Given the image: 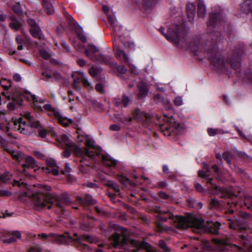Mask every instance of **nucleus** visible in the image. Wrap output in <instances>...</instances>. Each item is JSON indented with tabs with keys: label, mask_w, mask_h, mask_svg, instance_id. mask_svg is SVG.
<instances>
[{
	"label": "nucleus",
	"mask_w": 252,
	"mask_h": 252,
	"mask_svg": "<svg viewBox=\"0 0 252 252\" xmlns=\"http://www.w3.org/2000/svg\"><path fill=\"white\" fill-rule=\"evenodd\" d=\"M110 129L112 130L118 131L120 129V127L117 125H113L110 126Z\"/></svg>",
	"instance_id": "64"
},
{
	"label": "nucleus",
	"mask_w": 252,
	"mask_h": 252,
	"mask_svg": "<svg viewBox=\"0 0 252 252\" xmlns=\"http://www.w3.org/2000/svg\"><path fill=\"white\" fill-rule=\"evenodd\" d=\"M103 10L108 17V21L113 31V34L115 36V40L113 42V49L116 57L127 63L129 71L131 73L134 75L138 74L139 70L134 64L132 63V61L130 59H129L127 54L116 43L117 39L120 40L126 49H127L128 51L134 50L135 45L132 41L128 39V32H125L123 27L118 24L111 8L105 5L103 6Z\"/></svg>",
	"instance_id": "2"
},
{
	"label": "nucleus",
	"mask_w": 252,
	"mask_h": 252,
	"mask_svg": "<svg viewBox=\"0 0 252 252\" xmlns=\"http://www.w3.org/2000/svg\"><path fill=\"white\" fill-rule=\"evenodd\" d=\"M58 207L61 210L63 213L64 206L70 205V201L68 198H64L62 201H59L57 203Z\"/></svg>",
	"instance_id": "36"
},
{
	"label": "nucleus",
	"mask_w": 252,
	"mask_h": 252,
	"mask_svg": "<svg viewBox=\"0 0 252 252\" xmlns=\"http://www.w3.org/2000/svg\"><path fill=\"white\" fill-rule=\"evenodd\" d=\"M11 195V193L7 190L0 189V196H8Z\"/></svg>",
	"instance_id": "55"
},
{
	"label": "nucleus",
	"mask_w": 252,
	"mask_h": 252,
	"mask_svg": "<svg viewBox=\"0 0 252 252\" xmlns=\"http://www.w3.org/2000/svg\"><path fill=\"white\" fill-rule=\"evenodd\" d=\"M64 16L66 17V18L70 22V23L72 24H74L75 21L73 20L72 17L69 15L68 13H67L66 12H64Z\"/></svg>",
	"instance_id": "57"
},
{
	"label": "nucleus",
	"mask_w": 252,
	"mask_h": 252,
	"mask_svg": "<svg viewBox=\"0 0 252 252\" xmlns=\"http://www.w3.org/2000/svg\"><path fill=\"white\" fill-rule=\"evenodd\" d=\"M21 234L19 231H14L11 233V236L9 238H4L2 239L3 243L5 244H10L15 242L16 239L21 238Z\"/></svg>",
	"instance_id": "30"
},
{
	"label": "nucleus",
	"mask_w": 252,
	"mask_h": 252,
	"mask_svg": "<svg viewBox=\"0 0 252 252\" xmlns=\"http://www.w3.org/2000/svg\"><path fill=\"white\" fill-rule=\"evenodd\" d=\"M120 121L125 124H130L132 121V118L130 117L121 118Z\"/></svg>",
	"instance_id": "48"
},
{
	"label": "nucleus",
	"mask_w": 252,
	"mask_h": 252,
	"mask_svg": "<svg viewBox=\"0 0 252 252\" xmlns=\"http://www.w3.org/2000/svg\"><path fill=\"white\" fill-rule=\"evenodd\" d=\"M3 88L5 90V91L3 92L2 93V95L5 96L6 97H7L8 98V99H9V100L10 99L11 96L9 94V93L8 92V91H7L8 87L7 86H3Z\"/></svg>",
	"instance_id": "56"
},
{
	"label": "nucleus",
	"mask_w": 252,
	"mask_h": 252,
	"mask_svg": "<svg viewBox=\"0 0 252 252\" xmlns=\"http://www.w3.org/2000/svg\"><path fill=\"white\" fill-rule=\"evenodd\" d=\"M17 43L18 44V49L21 50L23 49V40L19 36H17L16 38Z\"/></svg>",
	"instance_id": "51"
},
{
	"label": "nucleus",
	"mask_w": 252,
	"mask_h": 252,
	"mask_svg": "<svg viewBox=\"0 0 252 252\" xmlns=\"http://www.w3.org/2000/svg\"><path fill=\"white\" fill-rule=\"evenodd\" d=\"M74 47L80 52L84 51L86 56L93 62L107 63L112 60L111 57L103 55L99 49L92 44L85 47L83 43H78L74 44Z\"/></svg>",
	"instance_id": "8"
},
{
	"label": "nucleus",
	"mask_w": 252,
	"mask_h": 252,
	"mask_svg": "<svg viewBox=\"0 0 252 252\" xmlns=\"http://www.w3.org/2000/svg\"><path fill=\"white\" fill-rule=\"evenodd\" d=\"M24 117L27 119L30 123L31 128V133L30 135H31L32 133V127H40V124L38 121H35L34 120L33 117L31 115V113L29 112H26L24 114Z\"/></svg>",
	"instance_id": "24"
},
{
	"label": "nucleus",
	"mask_w": 252,
	"mask_h": 252,
	"mask_svg": "<svg viewBox=\"0 0 252 252\" xmlns=\"http://www.w3.org/2000/svg\"><path fill=\"white\" fill-rule=\"evenodd\" d=\"M115 69L119 75H123L126 73L127 69L124 65L117 66L116 64H115Z\"/></svg>",
	"instance_id": "40"
},
{
	"label": "nucleus",
	"mask_w": 252,
	"mask_h": 252,
	"mask_svg": "<svg viewBox=\"0 0 252 252\" xmlns=\"http://www.w3.org/2000/svg\"><path fill=\"white\" fill-rule=\"evenodd\" d=\"M50 0H43V7L48 14H51L54 11V8L52 4L49 2Z\"/></svg>",
	"instance_id": "33"
},
{
	"label": "nucleus",
	"mask_w": 252,
	"mask_h": 252,
	"mask_svg": "<svg viewBox=\"0 0 252 252\" xmlns=\"http://www.w3.org/2000/svg\"><path fill=\"white\" fill-rule=\"evenodd\" d=\"M128 243H129L133 247L136 249H144L148 252H156L151 246L148 243L144 242H140L137 240L132 239L130 240Z\"/></svg>",
	"instance_id": "18"
},
{
	"label": "nucleus",
	"mask_w": 252,
	"mask_h": 252,
	"mask_svg": "<svg viewBox=\"0 0 252 252\" xmlns=\"http://www.w3.org/2000/svg\"><path fill=\"white\" fill-rule=\"evenodd\" d=\"M240 10L244 13L252 11V0H243L240 4Z\"/></svg>",
	"instance_id": "23"
},
{
	"label": "nucleus",
	"mask_w": 252,
	"mask_h": 252,
	"mask_svg": "<svg viewBox=\"0 0 252 252\" xmlns=\"http://www.w3.org/2000/svg\"><path fill=\"white\" fill-rule=\"evenodd\" d=\"M226 16L222 12L215 13L212 14L210 19L208 22L209 28L213 29L220 26L225 21Z\"/></svg>",
	"instance_id": "13"
},
{
	"label": "nucleus",
	"mask_w": 252,
	"mask_h": 252,
	"mask_svg": "<svg viewBox=\"0 0 252 252\" xmlns=\"http://www.w3.org/2000/svg\"><path fill=\"white\" fill-rule=\"evenodd\" d=\"M29 100L32 102V107L37 111H42L44 110L48 111V115L50 116H55V111H60L58 109L53 108L49 103H45V100L34 95L30 94Z\"/></svg>",
	"instance_id": "9"
},
{
	"label": "nucleus",
	"mask_w": 252,
	"mask_h": 252,
	"mask_svg": "<svg viewBox=\"0 0 252 252\" xmlns=\"http://www.w3.org/2000/svg\"><path fill=\"white\" fill-rule=\"evenodd\" d=\"M71 171V168L68 163H65L64 170L62 171L63 174H66V173H70Z\"/></svg>",
	"instance_id": "54"
},
{
	"label": "nucleus",
	"mask_w": 252,
	"mask_h": 252,
	"mask_svg": "<svg viewBox=\"0 0 252 252\" xmlns=\"http://www.w3.org/2000/svg\"><path fill=\"white\" fill-rule=\"evenodd\" d=\"M210 207L212 208H217L220 206V202L215 198H213L210 203Z\"/></svg>",
	"instance_id": "46"
},
{
	"label": "nucleus",
	"mask_w": 252,
	"mask_h": 252,
	"mask_svg": "<svg viewBox=\"0 0 252 252\" xmlns=\"http://www.w3.org/2000/svg\"><path fill=\"white\" fill-rule=\"evenodd\" d=\"M229 226L230 228L239 230L241 232L248 230L249 227L243 220H229Z\"/></svg>",
	"instance_id": "15"
},
{
	"label": "nucleus",
	"mask_w": 252,
	"mask_h": 252,
	"mask_svg": "<svg viewBox=\"0 0 252 252\" xmlns=\"http://www.w3.org/2000/svg\"><path fill=\"white\" fill-rule=\"evenodd\" d=\"M129 5L135 7H139L141 4V0H128Z\"/></svg>",
	"instance_id": "45"
},
{
	"label": "nucleus",
	"mask_w": 252,
	"mask_h": 252,
	"mask_svg": "<svg viewBox=\"0 0 252 252\" xmlns=\"http://www.w3.org/2000/svg\"><path fill=\"white\" fill-rule=\"evenodd\" d=\"M130 101V99L125 95L122 98H116L115 99L116 104L121 107H126Z\"/></svg>",
	"instance_id": "28"
},
{
	"label": "nucleus",
	"mask_w": 252,
	"mask_h": 252,
	"mask_svg": "<svg viewBox=\"0 0 252 252\" xmlns=\"http://www.w3.org/2000/svg\"><path fill=\"white\" fill-rule=\"evenodd\" d=\"M55 118L57 119L59 122L63 126H68L69 124H72L73 123L72 119L63 117L60 111H55Z\"/></svg>",
	"instance_id": "22"
},
{
	"label": "nucleus",
	"mask_w": 252,
	"mask_h": 252,
	"mask_svg": "<svg viewBox=\"0 0 252 252\" xmlns=\"http://www.w3.org/2000/svg\"><path fill=\"white\" fill-rule=\"evenodd\" d=\"M244 203L249 209L252 210V197L249 195H246L244 197Z\"/></svg>",
	"instance_id": "37"
},
{
	"label": "nucleus",
	"mask_w": 252,
	"mask_h": 252,
	"mask_svg": "<svg viewBox=\"0 0 252 252\" xmlns=\"http://www.w3.org/2000/svg\"><path fill=\"white\" fill-rule=\"evenodd\" d=\"M138 88L139 89L138 96L141 98L144 97L149 92L147 84L142 81L138 84Z\"/></svg>",
	"instance_id": "26"
},
{
	"label": "nucleus",
	"mask_w": 252,
	"mask_h": 252,
	"mask_svg": "<svg viewBox=\"0 0 252 252\" xmlns=\"http://www.w3.org/2000/svg\"><path fill=\"white\" fill-rule=\"evenodd\" d=\"M159 246L163 249L165 252H169L170 250L168 247H167L166 243L163 241H160L159 242Z\"/></svg>",
	"instance_id": "50"
},
{
	"label": "nucleus",
	"mask_w": 252,
	"mask_h": 252,
	"mask_svg": "<svg viewBox=\"0 0 252 252\" xmlns=\"http://www.w3.org/2000/svg\"><path fill=\"white\" fill-rule=\"evenodd\" d=\"M40 56L45 59H48L50 57V54L46 50H41L40 52Z\"/></svg>",
	"instance_id": "49"
},
{
	"label": "nucleus",
	"mask_w": 252,
	"mask_h": 252,
	"mask_svg": "<svg viewBox=\"0 0 252 252\" xmlns=\"http://www.w3.org/2000/svg\"><path fill=\"white\" fill-rule=\"evenodd\" d=\"M25 163L22 165V167L24 168V170H25V167L32 168H33L37 165L35 162V160L33 158L31 157H27L25 158ZM25 172V171H24ZM26 174V172L24 173Z\"/></svg>",
	"instance_id": "27"
},
{
	"label": "nucleus",
	"mask_w": 252,
	"mask_h": 252,
	"mask_svg": "<svg viewBox=\"0 0 252 252\" xmlns=\"http://www.w3.org/2000/svg\"><path fill=\"white\" fill-rule=\"evenodd\" d=\"M78 37L79 39L82 42H85L87 41L86 37L83 35L82 34L79 33L78 34Z\"/></svg>",
	"instance_id": "63"
},
{
	"label": "nucleus",
	"mask_w": 252,
	"mask_h": 252,
	"mask_svg": "<svg viewBox=\"0 0 252 252\" xmlns=\"http://www.w3.org/2000/svg\"><path fill=\"white\" fill-rule=\"evenodd\" d=\"M47 131L45 129H41L39 131V135L41 137H45L47 135Z\"/></svg>",
	"instance_id": "62"
},
{
	"label": "nucleus",
	"mask_w": 252,
	"mask_h": 252,
	"mask_svg": "<svg viewBox=\"0 0 252 252\" xmlns=\"http://www.w3.org/2000/svg\"><path fill=\"white\" fill-rule=\"evenodd\" d=\"M240 238L241 239V243L243 245V249L248 250L249 251H252V245L250 242L246 238V236L244 234H241Z\"/></svg>",
	"instance_id": "31"
},
{
	"label": "nucleus",
	"mask_w": 252,
	"mask_h": 252,
	"mask_svg": "<svg viewBox=\"0 0 252 252\" xmlns=\"http://www.w3.org/2000/svg\"><path fill=\"white\" fill-rule=\"evenodd\" d=\"M160 32L163 34L165 38L169 41L172 42L176 46H180L182 42L181 33H180V28L176 25H172L169 28L167 32L165 33L164 29L161 28L159 29Z\"/></svg>",
	"instance_id": "10"
},
{
	"label": "nucleus",
	"mask_w": 252,
	"mask_h": 252,
	"mask_svg": "<svg viewBox=\"0 0 252 252\" xmlns=\"http://www.w3.org/2000/svg\"><path fill=\"white\" fill-rule=\"evenodd\" d=\"M203 170L198 171V175L202 178L206 179L210 175V170L208 165L205 163H203Z\"/></svg>",
	"instance_id": "29"
},
{
	"label": "nucleus",
	"mask_w": 252,
	"mask_h": 252,
	"mask_svg": "<svg viewBox=\"0 0 252 252\" xmlns=\"http://www.w3.org/2000/svg\"><path fill=\"white\" fill-rule=\"evenodd\" d=\"M95 89L97 91L100 93L103 92V85L101 84H97L95 86Z\"/></svg>",
	"instance_id": "61"
},
{
	"label": "nucleus",
	"mask_w": 252,
	"mask_h": 252,
	"mask_svg": "<svg viewBox=\"0 0 252 252\" xmlns=\"http://www.w3.org/2000/svg\"><path fill=\"white\" fill-rule=\"evenodd\" d=\"M100 72V68L97 66H92L89 70V73L93 77H95Z\"/></svg>",
	"instance_id": "39"
},
{
	"label": "nucleus",
	"mask_w": 252,
	"mask_h": 252,
	"mask_svg": "<svg viewBox=\"0 0 252 252\" xmlns=\"http://www.w3.org/2000/svg\"><path fill=\"white\" fill-rule=\"evenodd\" d=\"M77 63L80 66H84L87 64V62L83 59H79L77 60Z\"/></svg>",
	"instance_id": "59"
},
{
	"label": "nucleus",
	"mask_w": 252,
	"mask_h": 252,
	"mask_svg": "<svg viewBox=\"0 0 252 252\" xmlns=\"http://www.w3.org/2000/svg\"><path fill=\"white\" fill-rule=\"evenodd\" d=\"M13 11L17 13L20 14L22 11L21 7L19 3H17L13 6Z\"/></svg>",
	"instance_id": "52"
},
{
	"label": "nucleus",
	"mask_w": 252,
	"mask_h": 252,
	"mask_svg": "<svg viewBox=\"0 0 252 252\" xmlns=\"http://www.w3.org/2000/svg\"><path fill=\"white\" fill-rule=\"evenodd\" d=\"M46 167H43V171L47 173H51L54 175H58L59 173V167L55 160L52 158L46 160Z\"/></svg>",
	"instance_id": "14"
},
{
	"label": "nucleus",
	"mask_w": 252,
	"mask_h": 252,
	"mask_svg": "<svg viewBox=\"0 0 252 252\" xmlns=\"http://www.w3.org/2000/svg\"><path fill=\"white\" fill-rule=\"evenodd\" d=\"M42 76L44 80H48L52 77V73L48 71H45L42 72Z\"/></svg>",
	"instance_id": "53"
},
{
	"label": "nucleus",
	"mask_w": 252,
	"mask_h": 252,
	"mask_svg": "<svg viewBox=\"0 0 252 252\" xmlns=\"http://www.w3.org/2000/svg\"><path fill=\"white\" fill-rule=\"evenodd\" d=\"M107 185L112 189H113L117 193H120V189L118 184L114 182L109 181L107 183Z\"/></svg>",
	"instance_id": "38"
},
{
	"label": "nucleus",
	"mask_w": 252,
	"mask_h": 252,
	"mask_svg": "<svg viewBox=\"0 0 252 252\" xmlns=\"http://www.w3.org/2000/svg\"><path fill=\"white\" fill-rule=\"evenodd\" d=\"M10 26L11 28L18 30L21 27V24L19 22L16 20H12L10 23Z\"/></svg>",
	"instance_id": "41"
},
{
	"label": "nucleus",
	"mask_w": 252,
	"mask_h": 252,
	"mask_svg": "<svg viewBox=\"0 0 252 252\" xmlns=\"http://www.w3.org/2000/svg\"><path fill=\"white\" fill-rule=\"evenodd\" d=\"M222 158L225 159L228 164H230V159L232 158V155L229 152H225L222 154Z\"/></svg>",
	"instance_id": "43"
},
{
	"label": "nucleus",
	"mask_w": 252,
	"mask_h": 252,
	"mask_svg": "<svg viewBox=\"0 0 252 252\" xmlns=\"http://www.w3.org/2000/svg\"><path fill=\"white\" fill-rule=\"evenodd\" d=\"M74 238L72 237L68 232H65L63 234L57 235L55 234H50L48 236L45 234H42L41 237L43 239H46L47 237L50 241L60 244H65L70 242H74L75 244L82 245L84 247H87V245L83 243V241H86L91 243L97 242V239L92 236H79L78 234L74 233L73 234Z\"/></svg>",
	"instance_id": "5"
},
{
	"label": "nucleus",
	"mask_w": 252,
	"mask_h": 252,
	"mask_svg": "<svg viewBox=\"0 0 252 252\" xmlns=\"http://www.w3.org/2000/svg\"><path fill=\"white\" fill-rule=\"evenodd\" d=\"M62 45L64 49V52H68L70 51V47L64 41H62Z\"/></svg>",
	"instance_id": "58"
},
{
	"label": "nucleus",
	"mask_w": 252,
	"mask_h": 252,
	"mask_svg": "<svg viewBox=\"0 0 252 252\" xmlns=\"http://www.w3.org/2000/svg\"><path fill=\"white\" fill-rule=\"evenodd\" d=\"M155 100L158 102H160L168 110H172L173 106L171 101L168 99H166L162 96L159 94H156L154 96Z\"/></svg>",
	"instance_id": "21"
},
{
	"label": "nucleus",
	"mask_w": 252,
	"mask_h": 252,
	"mask_svg": "<svg viewBox=\"0 0 252 252\" xmlns=\"http://www.w3.org/2000/svg\"><path fill=\"white\" fill-rule=\"evenodd\" d=\"M187 14L190 22H192L195 14L196 6L191 2H189L187 5Z\"/></svg>",
	"instance_id": "25"
},
{
	"label": "nucleus",
	"mask_w": 252,
	"mask_h": 252,
	"mask_svg": "<svg viewBox=\"0 0 252 252\" xmlns=\"http://www.w3.org/2000/svg\"><path fill=\"white\" fill-rule=\"evenodd\" d=\"M156 118L158 121L157 125L160 126L161 129L164 132V134L167 136L170 135L172 132L179 134L183 132L186 128L184 125L176 122L172 116H157Z\"/></svg>",
	"instance_id": "7"
},
{
	"label": "nucleus",
	"mask_w": 252,
	"mask_h": 252,
	"mask_svg": "<svg viewBox=\"0 0 252 252\" xmlns=\"http://www.w3.org/2000/svg\"><path fill=\"white\" fill-rule=\"evenodd\" d=\"M72 76L74 80L73 87L77 91L80 92L81 91V82H82L84 86L86 88H89L91 87V83L83 72H74L72 73Z\"/></svg>",
	"instance_id": "12"
},
{
	"label": "nucleus",
	"mask_w": 252,
	"mask_h": 252,
	"mask_svg": "<svg viewBox=\"0 0 252 252\" xmlns=\"http://www.w3.org/2000/svg\"><path fill=\"white\" fill-rule=\"evenodd\" d=\"M85 147L82 148L74 145L65 134L57 136V140L63 148L67 149L63 152V156L68 158L70 155V151H73L76 156L80 158L82 166H89L88 159L94 160L100 159L108 167L117 169L121 164L118 160L113 159L110 156L103 153L100 147L95 145L94 140L88 136L84 137Z\"/></svg>",
	"instance_id": "1"
},
{
	"label": "nucleus",
	"mask_w": 252,
	"mask_h": 252,
	"mask_svg": "<svg viewBox=\"0 0 252 252\" xmlns=\"http://www.w3.org/2000/svg\"><path fill=\"white\" fill-rule=\"evenodd\" d=\"M231 66L234 70H237L240 66V64L238 62H236V63L233 62L231 63Z\"/></svg>",
	"instance_id": "60"
},
{
	"label": "nucleus",
	"mask_w": 252,
	"mask_h": 252,
	"mask_svg": "<svg viewBox=\"0 0 252 252\" xmlns=\"http://www.w3.org/2000/svg\"><path fill=\"white\" fill-rule=\"evenodd\" d=\"M206 12L205 5L202 0H198V15L200 17H203Z\"/></svg>",
	"instance_id": "34"
},
{
	"label": "nucleus",
	"mask_w": 252,
	"mask_h": 252,
	"mask_svg": "<svg viewBox=\"0 0 252 252\" xmlns=\"http://www.w3.org/2000/svg\"><path fill=\"white\" fill-rule=\"evenodd\" d=\"M133 117L139 122H143L144 119L148 122L150 119V114L141 112L139 109H137L133 112Z\"/></svg>",
	"instance_id": "20"
},
{
	"label": "nucleus",
	"mask_w": 252,
	"mask_h": 252,
	"mask_svg": "<svg viewBox=\"0 0 252 252\" xmlns=\"http://www.w3.org/2000/svg\"><path fill=\"white\" fill-rule=\"evenodd\" d=\"M0 144L1 146L3 147L5 151L9 153L11 156L18 161H20L23 158H24V155L22 153H19L18 151H15L11 148L5 146V141L0 135Z\"/></svg>",
	"instance_id": "16"
},
{
	"label": "nucleus",
	"mask_w": 252,
	"mask_h": 252,
	"mask_svg": "<svg viewBox=\"0 0 252 252\" xmlns=\"http://www.w3.org/2000/svg\"><path fill=\"white\" fill-rule=\"evenodd\" d=\"M78 200L83 205L86 204H94L96 202L95 200L93 199L92 196L90 195L89 194L86 195L85 200H83L80 197H78Z\"/></svg>",
	"instance_id": "32"
},
{
	"label": "nucleus",
	"mask_w": 252,
	"mask_h": 252,
	"mask_svg": "<svg viewBox=\"0 0 252 252\" xmlns=\"http://www.w3.org/2000/svg\"><path fill=\"white\" fill-rule=\"evenodd\" d=\"M207 57L215 67L218 69H221L224 65V62L221 58L220 52L216 46L208 48L206 51Z\"/></svg>",
	"instance_id": "11"
},
{
	"label": "nucleus",
	"mask_w": 252,
	"mask_h": 252,
	"mask_svg": "<svg viewBox=\"0 0 252 252\" xmlns=\"http://www.w3.org/2000/svg\"><path fill=\"white\" fill-rule=\"evenodd\" d=\"M214 241L216 244V249L219 251L223 252L225 250H229L231 248L229 243L225 240L215 239Z\"/></svg>",
	"instance_id": "19"
},
{
	"label": "nucleus",
	"mask_w": 252,
	"mask_h": 252,
	"mask_svg": "<svg viewBox=\"0 0 252 252\" xmlns=\"http://www.w3.org/2000/svg\"><path fill=\"white\" fill-rule=\"evenodd\" d=\"M0 180L5 182L11 183L14 186H17L23 189L24 195L32 198V203L36 209L40 210L45 207L48 209L51 208L53 199L48 192L51 189L50 187H42L38 189H30L23 182L20 183L9 173L2 177L0 176Z\"/></svg>",
	"instance_id": "3"
},
{
	"label": "nucleus",
	"mask_w": 252,
	"mask_h": 252,
	"mask_svg": "<svg viewBox=\"0 0 252 252\" xmlns=\"http://www.w3.org/2000/svg\"><path fill=\"white\" fill-rule=\"evenodd\" d=\"M111 241L112 245L115 247L118 246L122 242L121 237L118 233H115L113 235L111 238Z\"/></svg>",
	"instance_id": "35"
},
{
	"label": "nucleus",
	"mask_w": 252,
	"mask_h": 252,
	"mask_svg": "<svg viewBox=\"0 0 252 252\" xmlns=\"http://www.w3.org/2000/svg\"><path fill=\"white\" fill-rule=\"evenodd\" d=\"M167 215L170 219L176 223L179 228L186 229L190 227L196 231L206 227L210 229L211 233L216 234L218 233L220 227V224L218 222H211L210 223L207 222L208 225H206L202 219L197 218L193 215H189L187 217L175 216L170 212L167 213Z\"/></svg>",
	"instance_id": "4"
},
{
	"label": "nucleus",
	"mask_w": 252,
	"mask_h": 252,
	"mask_svg": "<svg viewBox=\"0 0 252 252\" xmlns=\"http://www.w3.org/2000/svg\"><path fill=\"white\" fill-rule=\"evenodd\" d=\"M174 104L177 106H180L183 104V99L182 96H177L173 100Z\"/></svg>",
	"instance_id": "42"
},
{
	"label": "nucleus",
	"mask_w": 252,
	"mask_h": 252,
	"mask_svg": "<svg viewBox=\"0 0 252 252\" xmlns=\"http://www.w3.org/2000/svg\"><path fill=\"white\" fill-rule=\"evenodd\" d=\"M219 129H215L213 128H208V134L211 136H214L216 135L217 134L219 133Z\"/></svg>",
	"instance_id": "47"
},
{
	"label": "nucleus",
	"mask_w": 252,
	"mask_h": 252,
	"mask_svg": "<svg viewBox=\"0 0 252 252\" xmlns=\"http://www.w3.org/2000/svg\"><path fill=\"white\" fill-rule=\"evenodd\" d=\"M9 129H13L27 135H30L31 133V127L28 126L22 118L13 119L11 123H10L5 114L0 111V130L5 132Z\"/></svg>",
	"instance_id": "6"
},
{
	"label": "nucleus",
	"mask_w": 252,
	"mask_h": 252,
	"mask_svg": "<svg viewBox=\"0 0 252 252\" xmlns=\"http://www.w3.org/2000/svg\"><path fill=\"white\" fill-rule=\"evenodd\" d=\"M212 179L209 178V180L208 181V183H210L213 186V187L215 189V190L214 191V192H213L214 193L217 194V193H218L219 192L224 191L223 189L220 188L216 186L213 185V184L212 183Z\"/></svg>",
	"instance_id": "44"
},
{
	"label": "nucleus",
	"mask_w": 252,
	"mask_h": 252,
	"mask_svg": "<svg viewBox=\"0 0 252 252\" xmlns=\"http://www.w3.org/2000/svg\"><path fill=\"white\" fill-rule=\"evenodd\" d=\"M28 23L31 27L30 32L32 35L35 38L41 39L42 38L41 32L35 22L32 19H29Z\"/></svg>",
	"instance_id": "17"
}]
</instances>
